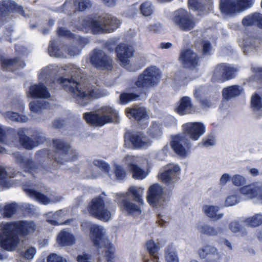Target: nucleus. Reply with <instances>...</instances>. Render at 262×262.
I'll return each instance as SVG.
<instances>
[{"label": "nucleus", "instance_id": "f257e3e1", "mask_svg": "<svg viewBox=\"0 0 262 262\" xmlns=\"http://www.w3.org/2000/svg\"><path fill=\"white\" fill-rule=\"evenodd\" d=\"M61 69L71 77H61L58 82L66 91L72 95L79 105L86 106L93 99L102 96L101 92L95 86L83 82L81 70L73 64L66 65L61 68L55 64L47 66L41 69L38 74L39 81L50 84L53 82V77L60 73Z\"/></svg>", "mask_w": 262, "mask_h": 262}, {"label": "nucleus", "instance_id": "f03ea898", "mask_svg": "<svg viewBox=\"0 0 262 262\" xmlns=\"http://www.w3.org/2000/svg\"><path fill=\"white\" fill-rule=\"evenodd\" d=\"M81 227L83 229L90 228L91 237L94 245L97 249L98 253L104 254L108 260L113 258L114 249L105 236V231L104 228L97 225H92L88 222H83Z\"/></svg>", "mask_w": 262, "mask_h": 262}, {"label": "nucleus", "instance_id": "7ed1b4c3", "mask_svg": "<svg viewBox=\"0 0 262 262\" xmlns=\"http://www.w3.org/2000/svg\"><path fill=\"white\" fill-rule=\"evenodd\" d=\"M120 24V20L109 15L100 17L98 19L86 18L82 21V28L79 29H91L94 34L110 32L117 28Z\"/></svg>", "mask_w": 262, "mask_h": 262}, {"label": "nucleus", "instance_id": "20e7f679", "mask_svg": "<svg viewBox=\"0 0 262 262\" xmlns=\"http://www.w3.org/2000/svg\"><path fill=\"white\" fill-rule=\"evenodd\" d=\"M15 11L24 17L28 16L26 15L23 8L20 6H17L14 2L10 0H3L0 1V40H7L11 41V36L12 30L11 29H5L3 27V24L8 21L9 18V14Z\"/></svg>", "mask_w": 262, "mask_h": 262}, {"label": "nucleus", "instance_id": "39448f33", "mask_svg": "<svg viewBox=\"0 0 262 262\" xmlns=\"http://www.w3.org/2000/svg\"><path fill=\"white\" fill-rule=\"evenodd\" d=\"M111 200L105 193L102 192L99 196L93 198L88 205L89 213L95 217L108 221L111 219V213L108 209Z\"/></svg>", "mask_w": 262, "mask_h": 262}, {"label": "nucleus", "instance_id": "423d86ee", "mask_svg": "<svg viewBox=\"0 0 262 262\" xmlns=\"http://www.w3.org/2000/svg\"><path fill=\"white\" fill-rule=\"evenodd\" d=\"M117 116V112L112 107L103 106L98 111L97 114L86 113L83 115V117L89 123L96 126H102L113 121Z\"/></svg>", "mask_w": 262, "mask_h": 262}, {"label": "nucleus", "instance_id": "0eeeda50", "mask_svg": "<svg viewBox=\"0 0 262 262\" xmlns=\"http://www.w3.org/2000/svg\"><path fill=\"white\" fill-rule=\"evenodd\" d=\"M252 4V0H220L219 8L222 14L233 16L239 13Z\"/></svg>", "mask_w": 262, "mask_h": 262}, {"label": "nucleus", "instance_id": "6e6552de", "mask_svg": "<svg viewBox=\"0 0 262 262\" xmlns=\"http://www.w3.org/2000/svg\"><path fill=\"white\" fill-rule=\"evenodd\" d=\"M161 78L159 70L155 66L147 68L141 74L135 82L136 85L143 90L155 86Z\"/></svg>", "mask_w": 262, "mask_h": 262}, {"label": "nucleus", "instance_id": "1a4fd4ad", "mask_svg": "<svg viewBox=\"0 0 262 262\" xmlns=\"http://www.w3.org/2000/svg\"><path fill=\"white\" fill-rule=\"evenodd\" d=\"M172 21L178 28L184 31L193 29L196 23L193 16L183 9L174 12Z\"/></svg>", "mask_w": 262, "mask_h": 262}, {"label": "nucleus", "instance_id": "9d476101", "mask_svg": "<svg viewBox=\"0 0 262 262\" xmlns=\"http://www.w3.org/2000/svg\"><path fill=\"white\" fill-rule=\"evenodd\" d=\"M53 144L58 156V157H55L57 162L62 163L63 161H73L78 158L77 152L65 142L56 139L53 140Z\"/></svg>", "mask_w": 262, "mask_h": 262}, {"label": "nucleus", "instance_id": "9b49d317", "mask_svg": "<svg viewBox=\"0 0 262 262\" xmlns=\"http://www.w3.org/2000/svg\"><path fill=\"white\" fill-rule=\"evenodd\" d=\"M8 225H9L8 223H6L1 226L2 232L0 235V244L3 249L12 251L17 246L19 239L13 229H9Z\"/></svg>", "mask_w": 262, "mask_h": 262}, {"label": "nucleus", "instance_id": "f8f14e48", "mask_svg": "<svg viewBox=\"0 0 262 262\" xmlns=\"http://www.w3.org/2000/svg\"><path fill=\"white\" fill-rule=\"evenodd\" d=\"M15 163L26 172L34 174L41 172L43 168L38 164L35 163L31 158L24 156L19 152H15L12 154Z\"/></svg>", "mask_w": 262, "mask_h": 262}, {"label": "nucleus", "instance_id": "ddd939ff", "mask_svg": "<svg viewBox=\"0 0 262 262\" xmlns=\"http://www.w3.org/2000/svg\"><path fill=\"white\" fill-rule=\"evenodd\" d=\"M26 130L25 128H20L17 130L20 143L25 148L31 149L45 141V137L42 133H36L33 136V138H30L26 135Z\"/></svg>", "mask_w": 262, "mask_h": 262}, {"label": "nucleus", "instance_id": "4468645a", "mask_svg": "<svg viewBox=\"0 0 262 262\" xmlns=\"http://www.w3.org/2000/svg\"><path fill=\"white\" fill-rule=\"evenodd\" d=\"M237 68L226 63H221L216 66L212 76L214 80L224 82L234 78L238 71Z\"/></svg>", "mask_w": 262, "mask_h": 262}, {"label": "nucleus", "instance_id": "2eb2a0df", "mask_svg": "<svg viewBox=\"0 0 262 262\" xmlns=\"http://www.w3.org/2000/svg\"><path fill=\"white\" fill-rule=\"evenodd\" d=\"M24 190L30 197L44 205L56 203L61 201L63 198L60 195L51 194L49 197L43 193L30 188V185L26 184L24 186Z\"/></svg>", "mask_w": 262, "mask_h": 262}, {"label": "nucleus", "instance_id": "dca6fc26", "mask_svg": "<svg viewBox=\"0 0 262 262\" xmlns=\"http://www.w3.org/2000/svg\"><path fill=\"white\" fill-rule=\"evenodd\" d=\"M171 146L178 156L185 158L189 151L190 142L184 135H177L171 142Z\"/></svg>", "mask_w": 262, "mask_h": 262}, {"label": "nucleus", "instance_id": "f3484780", "mask_svg": "<svg viewBox=\"0 0 262 262\" xmlns=\"http://www.w3.org/2000/svg\"><path fill=\"white\" fill-rule=\"evenodd\" d=\"M124 140L129 141L135 148H146L151 144V141L144 133L136 132L126 133L124 135Z\"/></svg>", "mask_w": 262, "mask_h": 262}, {"label": "nucleus", "instance_id": "a211bd4d", "mask_svg": "<svg viewBox=\"0 0 262 262\" xmlns=\"http://www.w3.org/2000/svg\"><path fill=\"white\" fill-rule=\"evenodd\" d=\"M180 167L175 164H169L165 167L164 172L159 175L160 180L167 185H172L178 180Z\"/></svg>", "mask_w": 262, "mask_h": 262}, {"label": "nucleus", "instance_id": "6ab92c4d", "mask_svg": "<svg viewBox=\"0 0 262 262\" xmlns=\"http://www.w3.org/2000/svg\"><path fill=\"white\" fill-rule=\"evenodd\" d=\"M91 61L97 68L108 70L112 68V59L101 50L96 49L93 51Z\"/></svg>", "mask_w": 262, "mask_h": 262}, {"label": "nucleus", "instance_id": "aec40b11", "mask_svg": "<svg viewBox=\"0 0 262 262\" xmlns=\"http://www.w3.org/2000/svg\"><path fill=\"white\" fill-rule=\"evenodd\" d=\"M239 192L246 199L256 198L262 202V184L261 183L255 182L244 186L239 189Z\"/></svg>", "mask_w": 262, "mask_h": 262}, {"label": "nucleus", "instance_id": "412c9836", "mask_svg": "<svg viewBox=\"0 0 262 262\" xmlns=\"http://www.w3.org/2000/svg\"><path fill=\"white\" fill-rule=\"evenodd\" d=\"M124 162L128 170L132 173V177L136 180H143L146 178L147 173L137 165V158L133 156H126Z\"/></svg>", "mask_w": 262, "mask_h": 262}, {"label": "nucleus", "instance_id": "4be33fe9", "mask_svg": "<svg viewBox=\"0 0 262 262\" xmlns=\"http://www.w3.org/2000/svg\"><path fill=\"white\" fill-rule=\"evenodd\" d=\"M134 50L133 47L126 43H120L116 48L117 57L120 64L127 67L129 64V58L133 56Z\"/></svg>", "mask_w": 262, "mask_h": 262}, {"label": "nucleus", "instance_id": "5701e85b", "mask_svg": "<svg viewBox=\"0 0 262 262\" xmlns=\"http://www.w3.org/2000/svg\"><path fill=\"white\" fill-rule=\"evenodd\" d=\"M8 225L10 228H12L15 233H19L23 236H27L33 233L35 229L36 226L34 222L31 221H19L8 223Z\"/></svg>", "mask_w": 262, "mask_h": 262}, {"label": "nucleus", "instance_id": "b1692460", "mask_svg": "<svg viewBox=\"0 0 262 262\" xmlns=\"http://www.w3.org/2000/svg\"><path fill=\"white\" fill-rule=\"evenodd\" d=\"M185 135L194 141L198 140L205 131L204 125L201 122H188L183 125Z\"/></svg>", "mask_w": 262, "mask_h": 262}, {"label": "nucleus", "instance_id": "393cba45", "mask_svg": "<svg viewBox=\"0 0 262 262\" xmlns=\"http://www.w3.org/2000/svg\"><path fill=\"white\" fill-rule=\"evenodd\" d=\"M26 95L27 97L43 100L51 97V94L47 86L40 82L38 84H34L30 86L28 91L26 92Z\"/></svg>", "mask_w": 262, "mask_h": 262}, {"label": "nucleus", "instance_id": "a878e982", "mask_svg": "<svg viewBox=\"0 0 262 262\" xmlns=\"http://www.w3.org/2000/svg\"><path fill=\"white\" fill-rule=\"evenodd\" d=\"M147 200L154 206L164 205L165 201L163 195V189L160 185L155 184L150 187Z\"/></svg>", "mask_w": 262, "mask_h": 262}, {"label": "nucleus", "instance_id": "bb28decb", "mask_svg": "<svg viewBox=\"0 0 262 262\" xmlns=\"http://www.w3.org/2000/svg\"><path fill=\"white\" fill-rule=\"evenodd\" d=\"M179 60L184 67L192 69L198 66L199 56L192 50L187 49L182 51Z\"/></svg>", "mask_w": 262, "mask_h": 262}, {"label": "nucleus", "instance_id": "cd10ccee", "mask_svg": "<svg viewBox=\"0 0 262 262\" xmlns=\"http://www.w3.org/2000/svg\"><path fill=\"white\" fill-rule=\"evenodd\" d=\"M1 61L2 68L6 71H14L24 68L26 66L25 62L17 57L13 58L2 57L1 58Z\"/></svg>", "mask_w": 262, "mask_h": 262}, {"label": "nucleus", "instance_id": "c85d7f7f", "mask_svg": "<svg viewBox=\"0 0 262 262\" xmlns=\"http://www.w3.org/2000/svg\"><path fill=\"white\" fill-rule=\"evenodd\" d=\"M73 5L75 10L82 11L91 8L92 3L90 0H67L63 5V8L70 12L73 9Z\"/></svg>", "mask_w": 262, "mask_h": 262}, {"label": "nucleus", "instance_id": "c756f323", "mask_svg": "<svg viewBox=\"0 0 262 262\" xmlns=\"http://www.w3.org/2000/svg\"><path fill=\"white\" fill-rule=\"evenodd\" d=\"M126 113L128 118L133 117L141 124L149 118L145 109L143 107L127 108L126 109Z\"/></svg>", "mask_w": 262, "mask_h": 262}, {"label": "nucleus", "instance_id": "7c9ffc66", "mask_svg": "<svg viewBox=\"0 0 262 262\" xmlns=\"http://www.w3.org/2000/svg\"><path fill=\"white\" fill-rule=\"evenodd\" d=\"M56 240L57 243L61 246H72L76 242L73 234L66 230H63L58 233Z\"/></svg>", "mask_w": 262, "mask_h": 262}, {"label": "nucleus", "instance_id": "2f4dec72", "mask_svg": "<svg viewBox=\"0 0 262 262\" xmlns=\"http://www.w3.org/2000/svg\"><path fill=\"white\" fill-rule=\"evenodd\" d=\"M243 92V88L239 85H233L223 89L222 95L223 98L229 100L239 96Z\"/></svg>", "mask_w": 262, "mask_h": 262}, {"label": "nucleus", "instance_id": "473e14b6", "mask_svg": "<svg viewBox=\"0 0 262 262\" xmlns=\"http://www.w3.org/2000/svg\"><path fill=\"white\" fill-rule=\"evenodd\" d=\"M176 110L178 113L181 115L192 113L194 111V108L191 99L187 96L182 97Z\"/></svg>", "mask_w": 262, "mask_h": 262}, {"label": "nucleus", "instance_id": "72a5a7b5", "mask_svg": "<svg viewBox=\"0 0 262 262\" xmlns=\"http://www.w3.org/2000/svg\"><path fill=\"white\" fill-rule=\"evenodd\" d=\"M219 209L217 206L209 205H204L202 209L203 212L213 221H216L223 217V213H219Z\"/></svg>", "mask_w": 262, "mask_h": 262}, {"label": "nucleus", "instance_id": "f704fd0d", "mask_svg": "<svg viewBox=\"0 0 262 262\" xmlns=\"http://www.w3.org/2000/svg\"><path fill=\"white\" fill-rule=\"evenodd\" d=\"M242 24L245 27L255 25L262 28V14L254 13L247 15L243 19Z\"/></svg>", "mask_w": 262, "mask_h": 262}, {"label": "nucleus", "instance_id": "c9c22d12", "mask_svg": "<svg viewBox=\"0 0 262 262\" xmlns=\"http://www.w3.org/2000/svg\"><path fill=\"white\" fill-rule=\"evenodd\" d=\"M211 0H188L189 7L192 10L206 12L211 7Z\"/></svg>", "mask_w": 262, "mask_h": 262}, {"label": "nucleus", "instance_id": "e433bc0d", "mask_svg": "<svg viewBox=\"0 0 262 262\" xmlns=\"http://www.w3.org/2000/svg\"><path fill=\"white\" fill-rule=\"evenodd\" d=\"M88 42L89 40L87 38H79L68 48L67 52L70 56L78 55L80 54L81 49Z\"/></svg>", "mask_w": 262, "mask_h": 262}, {"label": "nucleus", "instance_id": "4c0bfd02", "mask_svg": "<svg viewBox=\"0 0 262 262\" xmlns=\"http://www.w3.org/2000/svg\"><path fill=\"white\" fill-rule=\"evenodd\" d=\"M198 230L202 234L208 236H216L223 232V229L221 227H213L208 224H200L197 226Z\"/></svg>", "mask_w": 262, "mask_h": 262}, {"label": "nucleus", "instance_id": "58836bf2", "mask_svg": "<svg viewBox=\"0 0 262 262\" xmlns=\"http://www.w3.org/2000/svg\"><path fill=\"white\" fill-rule=\"evenodd\" d=\"M9 169L7 171L5 168L0 166V182L1 184L6 188H10L13 185V182L10 180L11 178L14 177L15 174L9 172Z\"/></svg>", "mask_w": 262, "mask_h": 262}, {"label": "nucleus", "instance_id": "ea45409f", "mask_svg": "<svg viewBox=\"0 0 262 262\" xmlns=\"http://www.w3.org/2000/svg\"><path fill=\"white\" fill-rule=\"evenodd\" d=\"M259 40L255 36H247L244 39V52L248 54L252 52L259 45Z\"/></svg>", "mask_w": 262, "mask_h": 262}, {"label": "nucleus", "instance_id": "a19ab883", "mask_svg": "<svg viewBox=\"0 0 262 262\" xmlns=\"http://www.w3.org/2000/svg\"><path fill=\"white\" fill-rule=\"evenodd\" d=\"M242 222L248 227H257L262 224V214L256 213L252 216L244 219Z\"/></svg>", "mask_w": 262, "mask_h": 262}, {"label": "nucleus", "instance_id": "79ce46f5", "mask_svg": "<svg viewBox=\"0 0 262 262\" xmlns=\"http://www.w3.org/2000/svg\"><path fill=\"white\" fill-rule=\"evenodd\" d=\"M17 208V205L16 203L0 205V217H11L16 212Z\"/></svg>", "mask_w": 262, "mask_h": 262}, {"label": "nucleus", "instance_id": "37998d69", "mask_svg": "<svg viewBox=\"0 0 262 262\" xmlns=\"http://www.w3.org/2000/svg\"><path fill=\"white\" fill-rule=\"evenodd\" d=\"M49 103L43 99L33 100L29 104L30 110L31 112L39 113L43 110L47 108Z\"/></svg>", "mask_w": 262, "mask_h": 262}, {"label": "nucleus", "instance_id": "c03bdc74", "mask_svg": "<svg viewBox=\"0 0 262 262\" xmlns=\"http://www.w3.org/2000/svg\"><path fill=\"white\" fill-rule=\"evenodd\" d=\"M121 205L123 209L128 213L139 215L141 213L140 208L135 204L123 199L121 202Z\"/></svg>", "mask_w": 262, "mask_h": 262}, {"label": "nucleus", "instance_id": "a18cd8bd", "mask_svg": "<svg viewBox=\"0 0 262 262\" xmlns=\"http://www.w3.org/2000/svg\"><path fill=\"white\" fill-rule=\"evenodd\" d=\"M66 212L67 211L64 210H59L54 213L49 212L46 214L47 221L53 225H58L57 220L62 217L66 214Z\"/></svg>", "mask_w": 262, "mask_h": 262}, {"label": "nucleus", "instance_id": "49530a36", "mask_svg": "<svg viewBox=\"0 0 262 262\" xmlns=\"http://www.w3.org/2000/svg\"><path fill=\"white\" fill-rule=\"evenodd\" d=\"M146 246L149 253L152 257L153 260L159 259L157 253L160 248V244L159 243H155L151 239L147 241Z\"/></svg>", "mask_w": 262, "mask_h": 262}, {"label": "nucleus", "instance_id": "de8ad7c7", "mask_svg": "<svg viewBox=\"0 0 262 262\" xmlns=\"http://www.w3.org/2000/svg\"><path fill=\"white\" fill-rule=\"evenodd\" d=\"M5 117L11 121L19 122H27L28 118L24 115H19L18 114L13 112H7L5 113Z\"/></svg>", "mask_w": 262, "mask_h": 262}, {"label": "nucleus", "instance_id": "09e8293b", "mask_svg": "<svg viewBox=\"0 0 262 262\" xmlns=\"http://www.w3.org/2000/svg\"><path fill=\"white\" fill-rule=\"evenodd\" d=\"M143 191V189L136 186H131L128 189V192L134 197V201L141 204H143V200L142 199Z\"/></svg>", "mask_w": 262, "mask_h": 262}, {"label": "nucleus", "instance_id": "8fccbe9b", "mask_svg": "<svg viewBox=\"0 0 262 262\" xmlns=\"http://www.w3.org/2000/svg\"><path fill=\"white\" fill-rule=\"evenodd\" d=\"M216 249L215 247L211 245H206L199 249L198 253L201 258L204 259L207 256H210L211 254L215 252Z\"/></svg>", "mask_w": 262, "mask_h": 262}, {"label": "nucleus", "instance_id": "3c124183", "mask_svg": "<svg viewBox=\"0 0 262 262\" xmlns=\"http://www.w3.org/2000/svg\"><path fill=\"white\" fill-rule=\"evenodd\" d=\"M165 258L167 262H179L174 249L168 246L165 250Z\"/></svg>", "mask_w": 262, "mask_h": 262}, {"label": "nucleus", "instance_id": "603ef678", "mask_svg": "<svg viewBox=\"0 0 262 262\" xmlns=\"http://www.w3.org/2000/svg\"><path fill=\"white\" fill-rule=\"evenodd\" d=\"M140 10L143 15L149 16L153 13L154 7L150 2H145L140 5Z\"/></svg>", "mask_w": 262, "mask_h": 262}, {"label": "nucleus", "instance_id": "864d4df0", "mask_svg": "<svg viewBox=\"0 0 262 262\" xmlns=\"http://www.w3.org/2000/svg\"><path fill=\"white\" fill-rule=\"evenodd\" d=\"M48 52L51 56L62 58L66 57L63 53L55 46L53 41H51L49 44Z\"/></svg>", "mask_w": 262, "mask_h": 262}, {"label": "nucleus", "instance_id": "5fc2aeb1", "mask_svg": "<svg viewBox=\"0 0 262 262\" xmlns=\"http://www.w3.org/2000/svg\"><path fill=\"white\" fill-rule=\"evenodd\" d=\"M149 134L154 138H159L162 135L161 125L153 122L148 130Z\"/></svg>", "mask_w": 262, "mask_h": 262}, {"label": "nucleus", "instance_id": "6e6d98bb", "mask_svg": "<svg viewBox=\"0 0 262 262\" xmlns=\"http://www.w3.org/2000/svg\"><path fill=\"white\" fill-rule=\"evenodd\" d=\"M114 172L116 178L118 180L124 179L126 175V171L124 168L116 163L114 164Z\"/></svg>", "mask_w": 262, "mask_h": 262}, {"label": "nucleus", "instance_id": "4d7b16f0", "mask_svg": "<svg viewBox=\"0 0 262 262\" xmlns=\"http://www.w3.org/2000/svg\"><path fill=\"white\" fill-rule=\"evenodd\" d=\"M251 104L252 109L254 111H262L261 98L257 94H255L252 96Z\"/></svg>", "mask_w": 262, "mask_h": 262}, {"label": "nucleus", "instance_id": "13d9d810", "mask_svg": "<svg viewBox=\"0 0 262 262\" xmlns=\"http://www.w3.org/2000/svg\"><path fill=\"white\" fill-rule=\"evenodd\" d=\"M139 96L133 93H122L120 96V103L125 104L129 101L137 100Z\"/></svg>", "mask_w": 262, "mask_h": 262}, {"label": "nucleus", "instance_id": "bf43d9fd", "mask_svg": "<svg viewBox=\"0 0 262 262\" xmlns=\"http://www.w3.org/2000/svg\"><path fill=\"white\" fill-rule=\"evenodd\" d=\"M93 163L94 166L99 168L102 171L107 174L109 173L110 170V165L104 161L97 159L94 160Z\"/></svg>", "mask_w": 262, "mask_h": 262}, {"label": "nucleus", "instance_id": "052dcab7", "mask_svg": "<svg viewBox=\"0 0 262 262\" xmlns=\"http://www.w3.org/2000/svg\"><path fill=\"white\" fill-rule=\"evenodd\" d=\"M239 202V198L236 193L228 195L225 201V205L226 206H232Z\"/></svg>", "mask_w": 262, "mask_h": 262}, {"label": "nucleus", "instance_id": "680f3d73", "mask_svg": "<svg viewBox=\"0 0 262 262\" xmlns=\"http://www.w3.org/2000/svg\"><path fill=\"white\" fill-rule=\"evenodd\" d=\"M174 80L179 84L184 85L187 83V77L182 71L176 73L173 77Z\"/></svg>", "mask_w": 262, "mask_h": 262}, {"label": "nucleus", "instance_id": "e2e57ef3", "mask_svg": "<svg viewBox=\"0 0 262 262\" xmlns=\"http://www.w3.org/2000/svg\"><path fill=\"white\" fill-rule=\"evenodd\" d=\"M232 184L236 186H239L244 184L246 182L245 178L239 174H235L231 178Z\"/></svg>", "mask_w": 262, "mask_h": 262}, {"label": "nucleus", "instance_id": "0e129e2a", "mask_svg": "<svg viewBox=\"0 0 262 262\" xmlns=\"http://www.w3.org/2000/svg\"><path fill=\"white\" fill-rule=\"evenodd\" d=\"M47 262H67L66 258L55 253L50 254L47 258Z\"/></svg>", "mask_w": 262, "mask_h": 262}, {"label": "nucleus", "instance_id": "69168bd1", "mask_svg": "<svg viewBox=\"0 0 262 262\" xmlns=\"http://www.w3.org/2000/svg\"><path fill=\"white\" fill-rule=\"evenodd\" d=\"M36 253V250L35 248L34 247H30L28 248L24 253L23 256L27 259L30 260L33 258L35 254Z\"/></svg>", "mask_w": 262, "mask_h": 262}, {"label": "nucleus", "instance_id": "338daca9", "mask_svg": "<svg viewBox=\"0 0 262 262\" xmlns=\"http://www.w3.org/2000/svg\"><path fill=\"white\" fill-rule=\"evenodd\" d=\"M222 256L221 253L218 251L217 249L216 252L211 254L206 260V262H220Z\"/></svg>", "mask_w": 262, "mask_h": 262}, {"label": "nucleus", "instance_id": "774afa93", "mask_svg": "<svg viewBox=\"0 0 262 262\" xmlns=\"http://www.w3.org/2000/svg\"><path fill=\"white\" fill-rule=\"evenodd\" d=\"M169 146L167 145H165L164 147L157 154L158 159L160 160H163L165 159L169 151Z\"/></svg>", "mask_w": 262, "mask_h": 262}]
</instances>
